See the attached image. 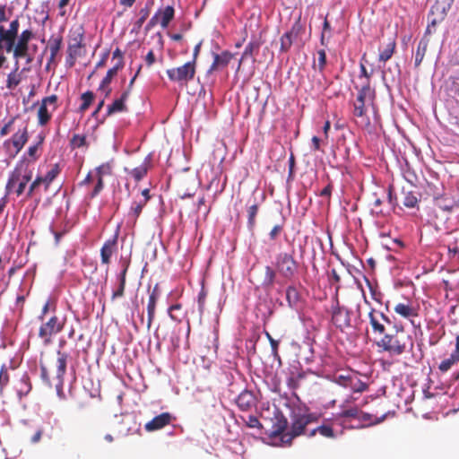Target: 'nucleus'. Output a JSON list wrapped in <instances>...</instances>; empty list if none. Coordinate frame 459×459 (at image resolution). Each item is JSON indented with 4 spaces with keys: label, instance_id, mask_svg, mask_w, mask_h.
<instances>
[{
    "label": "nucleus",
    "instance_id": "1",
    "mask_svg": "<svg viewBox=\"0 0 459 459\" xmlns=\"http://www.w3.org/2000/svg\"><path fill=\"white\" fill-rule=\"evenodd\" d=\"M33 169L31 168V161L23 157L21 159L13 170L11 172L8 181L6 183L7 192H14L17 196H21L28 185L32 179Z\"/></svg>",
    "mask_w": 459,
    "mask_h": 459
},
{
    "label": "nucleus",
    "instance_id": "2",
    "mask_svg": "<svg viewBox=\"0 0 459 459\" xmlns=\"http://www.w3.org/2000/svg\"><path fill=\"white\" fill-rule=\"evenodd\" d=\"M395 328L394 333H385L379 340L376 341V345L391 355L399 356L405 351L406 342L403 337L399 335V333H403V326H395Z\"/></svg>",
    "mask_w": 459,
    "mask_h": 459
},
{
    "label": "nucleus",
    "instance_id": "3",
    "mask_svg": "<svg viewBox=\"0 0 459 459\" xmlns=\"http://www.w3.org/2000/svg\"><path fill=\"white\" fill-rule=\"evenodd\" d=\"M273 265L279 275L285 280H292L298 273L299 263L294 258V254L280 252L276 255Z\"/></svg>",
    "mask_w": 459,
    "mask_h": 459
},
{
    "label": "nucleus",
    "instance_id": "4",
    "mask_svg": "<svg viewBox=\"0 0 459 459\" xmlns=\"http://www.w3.org/2000/svg\"><path fill=\"white\" fill-rule=\"evenodd\" d=\"M316 421H317V416L314 413L294 414L290 430L281 437V442L290 445L294 437L304 433L308 424Z\"/></svg>",
    "mask_w": 459,
    "mask_h": 459
},
{
    "label": "nucleus",
    "instance_id": "5",
    "mask_svg": "<svg viewBox=\"0 0 459 459\" xmlns=\"http://www.w3.org/2000/svg\"><path fill=\"white\" fill-rule=\"evenodd\" d=\"M374 99L375 91L370 88L369 82H367V83L359 90L356 100L353 103V116L361 118L362 122L365 124H368V118L366 117V102L372 101Z\"/></svg>",
    "mask_w": 459,
    "mask_h": 459
},
{
    "label": "nucleus",
    "instance_id": "6",
    "mask_svg": "<svg viewBox=\"0 0 459 459\" xmlns=\"http://www.w3.org/2000/svg\"><path fill=\"white\" fill-rule=\"evenodd\" d=\"M62 167L59 163L50 165V169L45 176L38 175L29 186L27 196L32 197L36 190L40 185L44 186L45 191H48L53 181L59 176Z\"/></svg>",
    "mask_w": 459,
    "mask_h": 459
},
{
    "label": "nucleus",
    "instance_id": "7",
    "mask_svg": "<svg viewBox=\"0 0 459 459\" xmlns=\"http://www.w3.org/2000/svg\"><path fill=\"white\" fill-rule=\"evenodd\" d=\"M65 325V320L60 319L56 315L51 316L48 321L43 322L39 329V337L45 345L52 342V336L60 333Z\"/></svg>",
    "mask_w": 459,
    "mask_h": 459
},
{
    "label": "nucleus",
    "instance_id": "8",
    "mask_svg": "<svg viewBox=\"0 0 459 459\" xmlns=\"http://www.w3.org/2000/svg\"><path fill=\"white\" fill-rule=\"evenodd\" d=\"M57 100L58 98L55 94L42 99L38 110V123L39 126H46L50 121L52 112L56 110L58 108Z\"/></svg>",
    "mask_w": 459,
    "mask_h": 459
},
{
    "label": "nucleus",
    "instance_id": "9",
    "mask_svg": "<svg viewBox=\"0 0 459 459\" xmlns=\"http://www.w3.org/2000/svg\"><path fill=\"white\" fill-rule=\"evenodd\" d=\"M168 77L172 82H187L194 79L195 74V62H187L177 68L167 70Z\"/></svg>",
    "mask_w": 459,
    "mask_h": 459
},
{
    "label": "nucleus",
    "instance_id": "10",
    "mask_svg": "<svg viewBox=\"0 0 459 459\" xmlns=\"http://www.w3.org/2000/svg\"><path fill=\"white\" fill-rule=\"evenodd\" d=\"M304 26L301 23L300 17L292 24L290 30L283 33L280 39V52L287 53L290 49L294 40L304 32Z\"/></svg>",
    "mask_w": 459,
    "mask_h": 459
},
{
    "label": "nucleus",
    "instance_id": "11",
    "mask_svg": "<svg viewBox=\"0 0 459 459\" xmlns=\"http://www.w3.org/2000/svg\"><path fill=\"white\" fill-rule=\"evenodd\" d=\"M84 34L82 29L74 31L71 36L67 48V63L70 66L74 65L77 56H82V48L85 47L83 43Z\"/></svg>",
    "mask_w": 459,
    "mask_h": 459
},
{
    "label": "nucleus",
    "instance_id": "12",
    "mask_svg": "<svg viewBox=\"0 0 459 459\" xmlns=\"http://www.w3.org/2000/svg\"><path fill=\"white\" fill-rule=\"evenodd\" d=\"M435 187L432 184H428L427 193L433 196L436 205L444 211L450 212L455 207H459V199H455L448 194L438 195L433 191Z\"/></svg>",
    "mask_w": 459,
    "mask_h": 459
},
{
    "label": "nucleus",
    "instance_id": "13",
    "mask_svg": "<svg viewBox=\"0 0 459 459\" xmlns=\"http://www.w3.org/2000/svg\"><path fill=\"white\" fill-rule=\"evenodd\" d=\"M368 319L374 334L383 336L386 333L385 325L391 323L387 316L381 311L372 308L368 313Z\"/></svg>",
    "mask_w": 459,
    "mask_h": 459
},
{
    "label": "nucleus",
    "instance_id": "14",
    "mask_svg": "<svg viewBox=\"0 0 459 459\" xmlns=\"http://www.w3.org/2000/svg\"><path fill=\"white\" fill-rule=\"evenodd\" d=\"M332 322L342 331L351 326V313L347 308L339 306L338 299L335 300V306L333 307Z\"/></svg>",
    "mask_w": 459,
    "mask_h": 459
},
{
    "label": "nucleus",
    "instance_id": "15",
    "mask_svg": "<svg viewBox=\"0 0 459 459\" xmlns=\"http://www.w3.org/2000/svg\"><path fill=\"white\" fill-rule=\"evenodd\" d=\"M336 383L355 393H362L368 388L367 384L355 374L339 375L336 377Z\"/></svg>",
    "mask_w": 459,
    "mask_h": 459
},
{
    "label": "nucleus",
    "instance_id": "16",
    "mask_svg": "<svg viewBox=\"0 0 459 459\" xmlns=\"http://www.w3.org/2000/svg\"><path fill=\"white\" fill-rule=\"evenodd\" d=\"M20 27L19 19L16 18L10 22L9 29L5 30L3 25L0 24V38L4 39L5 48L7 52L12 51L14 47L15 39L18 35Z\"/></svg>",
    "mask_w": 459,
    "mask_h": 459
},
{
    "label": "nucleus",
    "instance_id": "17",
    "mask_svg": "<svg viewBox=\"0 0 459 459\" xmlns=\"http://www.w3.org/2000/svg\"><path fill=\"white\" fill-rule=\"evenodd\" d=\"M120 264L122 266V270L119 273V274L117 275V281H118L117 288L116 290H114L111 294L112 301L116 300L117 299H120L125 295V290H126V275H127L128 268L130 266V260L129 259H121Z\"/></svg>",
    "mask_w": 459,
    "mask_h": 459
},
{
    "label": "nucleus",
    "instance_id": "18",
    "mask_svg": "<svg viewBox=\"0 0 459 459\" xmlns=\"http://www.w3.org/2000/svg\"><path fill=\"white\" fill-rule=\"evenodd\" d=\"M32 38L33 32L30 30H25L21 33L17 44L12 49L15 58H22L27 56L29 42Z\"/></svg>",
    "mask_w": 459,
    "mask_h": 459
},
{
    "label": "nucleus",
    "instance_id": "19",
    "mask_svg": "<svg viewBox=\"0 0 459 459\" xmlns=\"http://www.w3.org/2000/svg\"><path fill=\"white\" fill-rule=\"evenodd\" d=\"M161 295L159 283H156L152 290H149L147 303V328L150 329L155 317V309L158 299Z\"/></svg>",
    "mask_w": 459,
    "mask_h": 459
},
{
    "label": "nucleus",
    "instance_id": "20",
    "mask_svg": "<svg viewBox=\"0 0 459 459\" xmlns=\"http://www.w3.org/2000/svg\"><path fill=\"white\" fill-rule=\"evenodd\" d=\"M394 312L400 316L409 319L412 325L414 324V317L419 316V307L414 306L411 302L397 303L394 307Z\"/></svg>",
    "mask_w": 459,
    "mask_h": 459
},
{
    "label": "nucleus",
    "instance_id": "21",
    "mask_svg": "<svg viewBox=\"0 0 459 459\" xmlns=\"http://www.w3.org/2000/svg\"><path fill=\"white\" fill-rule=\"evenodd\" d=\"M117 238L118 233L117 232L111 238L107 239L100 248V258L103 264L108 265L111 256L117 252Z\"/></svg>",
    "mask_w": 459,
    "mask_h": 459
},
{
    "label": "nucleus",
    "instance_id": "22",
    "mask_svg": "<svg viewBox=\"0 0 459 459\" xmlns=\"http://www.w3.org/2000/svg\"><path fill=\"white\" fill-rule=\"evenodd\" d=\"M173 417L169 412H162L154 417L152 420L144 425V429L148 432L156 431L163 429L171 423Z\"/></svg>",
    "mask_w": 459,
    "mask_h": 459
},
{
    "label": "nucleus",
    "instance_id": "23",
    "mask_svg": "<svg viewBox=\"0 0 459 459\" xmlns=\"http://www.w3.org/2000/svg\"><path fill=\"white\" fill-rule=\"evenodd\" d=\"M232 58L233 55L229 51H223L221 54H213V62L208 72L212 73L227 67Z\"/></svg>",
    "mask_w": 459,
    "mask_h": 459
},
{
    "label": "nucleus",
    "instance_id": "24",
    "mask_svg": "<svg viewBox=\"0 0 459 459\" xmlns=\"http://www.w3.org/2000/svg\"><path fill=\"white\" fill-rule=\"evenodd\" d=\"M236 403L241 411H249L255 406V397L252 392L245 390L237 397Z\"/></svg>",
    "mask_w": 459,
    "mask_h": 459
},
{
    "label": "nucleus",
    "instance_id": "25",
    "mask_svg": "<svg viewBox=\"0 0 459 459\" xmlns=\"http://www.w3.org/2000/svg\"><path fill=\"white\" fill-rule=\"evenodd\" d=\"M56 355H57V358H56V364H55L56 368V378L58 379L59 384L62 385L64 382V376L66 371L68 354L66 352H64V351H61L60 350H58L56 351Z\"/></svg>",
    "mask_w": 459,
    "mask_h": 459
},
{
    "label": "nucleus",
    "instance_id": "26",
    "mask_svg": "<svg viewBox=\"0 0 459 459\" xmlns=\"http://www.w3.org/2000/svg\"><path fill=\"white\" fill-rule=\"evenodd\" d=\"M127 99L128 91H123L118 99L115 100L111 105L108 106L107 116H111L117 112H126L128 109L126 105Z\"/></svg>",
    "mask_w": 459,
    "mask_h": 459
},
{
    "label": "nucleus",
    "instance_id": "27",
    "mask_svg": "<svg viewBox=\"0 0 459 459\" xmlns=\"http://www.w3.org/2000/svg\"><path fill=\"white\" fill-rule=\"evenodd\" d=\"M155 14L158 15L160 26L166 29L174 18L175 10L172 5H168L163 9H159Z\"/></svg>",
    "mask_w": 459,
    "mask_h": 459
},
{
    "label": "nucleus",
    "instance_id": "28",
    "mask_svg": "<svg viewBox=\"0 0 459 459\" xmlns=\"http://www.w3.org/2000/svg\"><path fill=\"white\" fill-rule=\"evenodd\" d=\"M12 143L15 148V154L21 152L23 146L28 141V130L24 127L22 130H19L12 136Z\"/></svg>",
    "mask_w": 459,
    "mask_h": 459
},
{
    "label": "nucleus",
    "instance_id": "29",
    "mask_svg": "<svg viewBox=\"0 0 459 459\" xmlns=\"http://www.w3.org/2000/svg\"><path fill=\"white\" fill-rule=\"evenodd\" d=\"M62 43H63L62 36H60V35L54 36L53 35L50 37V39L48 40V48L49 49V52H50L48 64L55 61L56 55L58 54L59 50L62 48Z\"/></svg>",
    "mask_w": 459,
    "mask_h": 459
},
{
    "label": "nucleus",
    "instance_id": "30",
    "mask_svg": "<svg viewBox=\"0 0 459 459\" xmlns=\"http://www.w3.org/2000/svg\"><path fill=\"white\" fill-rule=\"evenodd\" d=\"M149 169V160L148 159L145 160V161L141 164L140 166L128 170L126 168L125 169V171L127 172L136 182L141 181L148 173Z\"/></svg>",
    "mask_w": 459,
    "mask_h": 459
},
{
    "label": "nucleus",
    "instance_id": "31",
    "mask_svg": "<svg viewBox=\"0 0 459 459\" xmlns=\"http://www.w3.org/2000/svg\"><path fill=\"white\" fill-rule=\"evenodd\" d=\"M278 272L275 267L270 265L264 267V275L262 281V286L265 289H272L274 286Z\"/></svg>",
    "mask_w": 459,
    "mask_h": 459
},
{
    "label": "nucleus",
    "instance_id": "32",
    "mask_svg": "<svg viewBox=\"0 0 459 459\" xmlns=\"http://www.w3.org/2000/svg\"><path fill=\"white\" fill-rule=\"evenodd\" d=\"M436 13H438V16L430 19L429 23L428 24L427 27V33H431L432 28H435L438 23H440L445 19V8H442L440 10V7L438 5L432 6L430 10V15H434Z\"/></svg>",
    "mask_w": 459,
    "mask_h": 459
},
{
    "label": "nucleus",
    "instance_id": "33",
    "mask_svg": "<svg viewBox=\"0 0 459 459\" xmlns=\"http://www.w3.org/2000/svg\"><path fill=\"white\" fill-rule=\"evenodd\" d=\"M447 255L449 259H459V232H455L448 241Z\"/></svg>",
    "mask_w": 459,
    "mask_h": 459
},
{
    "label": "nucleus",
    "instance_id": "34",
    "mask_svg": "<svg viewBox=\"0 0 459 459\" xmlns=\"http://www.w3.org/2000/svg\"><path fill=\"white\" fill-rule=\"evenodd\" d=\"M395 48H396L395 38L394 37L389 38L388 41L385 45V48L379 53L378 60L380 62H384V63L388 61L394 55Z\"/></svg>",
    "mask_w": 459,
    "mask_h": 459
},
{
    "label": "nucleus",
    "instance_id": "35",
    "mask_svg": "<svg viewBox=\"0 0 459 459\" xmlns=\"http://www.w3.org/2000/svg\"><path fill=\"white\" fill-rule=\"evenodd\" d=\"M429 39H427L426 37H423L419 44H418V48H417V50H416V54H415V61H414V65L416 67H419L426 55V52H427V49H428V46H429Z\"/></svg>",
    "mask_w": 459,
    "mask_h": 459
},
{
    "label": "nucleus",
    "instance_id": "36",
    "mask_svg": "<svg viewBox=\"0 0 459 459\" xmlns=\"http://www.w3.org/2000/svg\"><path fill=\"white\" fill-rule=\"evenodd\" d=\"M145 205H146V200H140V201L133 202V204L128 211V213H127L128 219L133 221L134 222H135Z\"/></svg>",
    "mask_w": 459,
    "mask_h": 459
},
{
    "label": "nucleus",
    "instance_id": "37",
    "mask_svg": "<svg viewBox=\"0 0 459 459\" xmlns=\"http://www.w3.org/2000/svg\"><path fill=\"white\" fill-rule=\"evenodd\" d=\"M403 204L406 207V208H415V207H418V204H419V197H418V194L414 191H407L405 192L403 190Z\"/></svg>",
    "mask_w": 459,
    "mask_h": 459
},
{
    "label": "nucleus",
    "instance_id": "38",
    "mask_svg": "<svg viewBox=\"0 0 459 459\" xmlns=\"http://www.w3.org/2000/svg\"><path fill=\"white\" fill-rule=\"evenodd\" d=\"M260 45L261 43L259 41H256V40H252L250 41L245 48V50L242 54V56H241V60L240 62L243 60V59H246V58H248V57H253L255 54H256L258 52V49L260 48Z\"/></svg>",
    "mask_w": 459,
    "mask_h": 459
},
{
    "label": "nucleus",
    "instance_id": "39",
    "mask_svg": "<svg viewBox=\"0 0 459 459\" xmlns=\"http://www.w3.org/2000/svg\"><path fill=\"white\" fill-rule=\"evenodd\" d=\"M459 362L457 353H452L449 358L444 359L438 366V369L445 373L448 371L454 365Z\"/></svg>",
    "mask_w": 459,
    "mask_h": 459
},
{
    "label": "nucleus",
    "instance_id": "40",
    "mask_svg": "<svg viewBox=\"0 0 459 459\" xmlns=\"http://www.w3.org/2000/svg\"><path fill=\"white\" fill-rule=\"evenodd\" d=\"M316 433H319L323 437H328V438H333L335 437L333 428L329 425H321V426L314 429L309 433V437H313Z\"/></svg>",
    "mask_w": 459,
    "mask_h": 459
},
{
    "label": "nucleus",
    "instance_id": "41",
    "mask_svg": "<svg viewBox=\"0 0 459 459\" xmlns=\"http://www.w3.org/2000/svg\"><path fill=\"white\" fill-rule=\"evenodd\" d=\"M122 69V63L117 62L113 67L108 70L106 76L102 79V87L110 84L112 79L117 74V72Z\"/></svg>",
    "mask_w": 459,
    "mask_h": 459
},
{
    "label": "nucleus",
    "instance_id": "42",
    "mask_svg": "<svg viewBox=\"0 0 459 459\" xmlns=\"http://www.w3.org/2000/svg\"><path fill=\"white\" fill-rule=\"evenodd\" d=\"M10 381V375L8 369L4 365L0 368V397L4 396L5 387L8 385Z\"/></svg>",
    "mask_w": 459,
    "mask_h": 459
},
{
    "label": "nucleus",
    "instance_id": "43",
    "mask_svg": "<svg viewBox=\"0 0 459 459\" xmlns=\"http://www.w3.org/2000/svg\"><path fill=\"white\" fill-rule=\"evenodd\" d=\"M286 299L290 305V307H294L297 305L299 299V294L297 289L294 286H289L286 290Z\"/></svg>",
    "mask_w": 459,
    "mask_h": 459
},
{
    "label": "nucleus",
    "instance_id": "44",
    "mask_svg": "<svg viewBox=\"0 0 459 459\" xmlns=\"http://www.w3.org/2000/svg\"><path fill=\"white\" fill-rule=\"evenodd\" d=\"M81 99L82 100V103L79 107V111L83 113L91 105V103L94 100V93L91 91H88L82 94Z\"/></svg>",
    "mask_w": 459,
    "mask_h": 459
},
{
    "label": "nucleus",
    "instance_id": "45",
    "mask_svg": "<svg viewBox=\"0 0 459 459\" xmlns=\"http://www.w3.org/2000/svg\"><path fill=\"white\" fill-rule=\"evenodd\" d=\"M259 206L257 204H254L247 209V226L249 230H253L255 226V217L257 215Z\"/></svg>",
    "mask_w": 459,
    "mask_h": 459
},
{
    "label": "nucleus",
    "instance_id": "46",
    "mask_svg": "<svg viewBox=\"0 0 459 459\" xmlns=\"http://www.w3.org/2000/svg\"><path fill=\"white\" fill-rule=\"evenodd\" d=\"M43 141H44V137L39 135L38 143L34 145L30 146L28 149L27 153L31 158V160H30L31 161V166L39 158V154L38 153V151H39V148L42 145Z\"/></svg>",
    "mask_w": 459,
    "mask_h": 459
},
{
    "label": "nucleus",
    "instance_id": "47",
    "mask_svg": "<svg viewBox=\"0 0 459 459\" xmlns=\"http://www.w3.org/2000/svg\"><path fill=\"white\" fill-rule=\"evenodd\" d=\"M112 169H113V166H112L111 162H106V163L100 165L96 169L97 177L99 178L103 179L104 176H109L112 174Z\"/></svg>",
    "mask_w": 459,
    "mask_h": 459
},
{
    "label": "nucleus",
    "instance_id": "48",
    "mask_svg": "<svg viewBox=\"0 0 459 459\" xmlns=\"http://www.w3.org/2000/svg\"><path fill=\"white\" fill-rule=\"evenodd\" d=\"M70 145L73 149L87 146L86 136L84 134H74L70 140Z\"/></svg>",
    "mask_w": 459,
    "mask_h": 459
},
{
    "label": "nucleus",
    "instance_id": "49",
    "mask_svg": "<svg viewBox=\"0 0 459 459\" xmlns=\"http://www.w3.org/2000/svg\"><path fill=\"white\" fill-rule=\"evenodd\" d=\"M317 56L318 63L317 65L314 63L312 66L314 69H318L320 73H323L326 65V53L324 49H320L317 51Z\"/></svg>",
    "mask_w": 459,
    "mask_h": 459
},
{
    "label": "nucleus",
    "instance_id": "50",
    "mask_svg": "<svg viewBox=\"0 0 459 459\" xmlns=\"http://www.w3.org/2000/svg\"><path fill=\"white\" fill-rule=\"evenodd\" d=\"M287 420L286 419H281L278 420L277 423L273 425L272 435L273 436H279L283 435L285 432V429H287Z\"/></svg>",
    "mask_w": 459,
    "mask_h": 459
},
{
    "label": "nucleus",
    "instance_id": "51",
    "mask_svg": "<svg viewBox=\"0 0 459 459\" xmlns=\"http://www.w3.org/2000/svg\"><path fill=\"white\" fill-rule=\"evenodd\" d=\"M207 290L206 289L204 288V285H202V288L198 293V297H197V303H198V310L201 314L204 313V309H205V300H206V298H207Z\"/></svg>",
    "mask_w": 459,
    "mask_h": 459
},
{
    "label": "nucleus",
    "instance_id": "52",
    "mask_svg": "<svg viewBox=\"0 0 459 459\" xmlns=\"http://www.w3.org/2000/svg\"><path fill=\"white\" fill-rule=\"evenodd\" d=\"M20 82V75L17 74L15 72H13L7 75L6 88L9 90H13L15 87L19 85Z\"/></svg>",
    "mask_w": 459,
    "mask_h": 459
},
{
    "label": "nucleus",
    "instance_id": "53",
    "mask_svg": "<svg viewBox=\"0 0 459 459\" xmlns=\"http://www.w3.org/2000/svg\"><path fill=\"white\" fill-rule=\"evenodd\" d=\"M185 183H186V177H182L180 179V189L178 190V193H179L181 198L192 197L195 195V192L193 189L186 190Z\"/></svg>",
    "mask_w": 459,
    "mask_h": 459
},
{
    "label": "nucleus",
    "instance_id": "54",
    "mask_svg": "<svg viewBox=\"0 0 459 459\" xmlns=\"http://www.w3.org/2000/svg\"><path fill=\"white\" fill-rule=\"evenodd\" d=\"M359 409L354 406V407H351L350 409H347V410H342L340 413H339V417L340 418H357L359 417Z\"/></svg>",
    "mask_w": 459,
    "mask_h": 459
},
{
    "label": "nucleus",
    "instance_id": "55",
    "mask_svg": "<svg viewBox=\"0 0 459 459\" xmlns=\"http://www.w3.org/2000/svg\"><path fill=\"white\" fill-rule=\"evenodd\" d=\"M245 421L248 428H252V429H262L263 428V426H262L261 422L259 421V420L257 419V417H255L254 415H249L247 417V420H246Z\"/></svg>",
    "mask_w": 459,
    "mask_h": 459
},
{
    "label": "nucleus",
    "instance_id": "56",
    "mask_svg": "<svg viewBox=\"0 0 459 459\" xmlns=\"http://www.w3.org/2000/svg\"><path fill=\"white\" fill-rule=\"evenodd\" d=\"M40 370H41V379L48 385L51 386V381L49 377V373L47 366L40 361Z\"/></svg>",
    "mask_w": 459,
    "mask_h": 459
},
{
    "label": "nucleus",
    "instance_id": "57",
    "mask_svg": "<svg viewBox=\"0 0 459 459\" xmlns=\"http://www.w3.org/2000/svg\"><path fill=\"white\" fill-rule=\"evenodd\" d=\"M149 13H150V11H149L148 7L141 9V11H140V15L141 16L137 20V22H135V25H136L137 28H141L142 27V25L144 23V22L148 18Z\"/></svg>",
    "mask_w": 459,
    "mask_h": 459
},
{
    "label": "nucleus",
    "instance_id": "58",
    "mask_svg": "<svg viewBox=\"0 0 459 459\" xmlns=\"http://www.w3.org/2000/svg\"><path fill=\"white\" fill-rule=\"evenodd\" d=\"M21 382H22V384H23L25 386H24V388H21V389L19 390V393H20V394H27L30 391V389H31V385H30V378H29V377H28L27 375L22 376V379H21Z\"/></svg>",
    "mask_w": 459,
    "mask_h": 459
},
{
    "label": "nucleus",
    "instance_id": "59",
    "mask_svg": "<svg viewBox=\"0 0 459 459\" xmlns=\"http://www.w3.org/2000/svg\"><path fill=\"white\" fill-rule=\"evenodd\" d=\"M180 309H181V305L180 304L172 305L169 308V316H170V318L172 320L177 321V322H180L181 321V317L174 313L176 310H180Z\"/></svg>",
    "mask_w": 459,
    "mask_h": 459
},
{
    "label": "nucleus",
    "instance_id": "60",
    "mask_svg": "<svg viewBox=\"0 0 459 459\" xmlns=\"http://www.w3.org/2000/svg\"><path fill=\"white\" fill-rule=\"evenodd\" d=\"M282 230V224L275 225L269 233L270 239L274 240L281 233Z\"/></svg>",
    "mask_w": 459,
    "mask_h": 459
},
{
    "label": "nucleus",
    "instance_id": "61",
    "mask_svg": "<svg viewBox=\"0 0 459 459\" xmlns=\"http://www.w3.org/2000/svg\"><path fill=\"white\" fill-rule=\"evenodd\" d=\"M103 186H104L103 179L98 178L97 184H96L93 191L91 194V197L93 198V197L97 196L100 193V191L103 189Z\"/></svg>",
    "mask_w": 459,
    "mask_h": 459
},
{
    "label": "nucleus",
    "instance_id": "62",
    "mask_svg": "<svg viewBox=\"0 0 459 459\" xmlns=\"http://www.w3.org/2000/svg\"><path fill=\"white\" fill-rule=\"evenodd\" d=\"M270 345L272 348V354L273 358L280 359V355L278 353L279 342L276 341L275 339H271Z\"/></svg>",
    "mask_w": 459,
    "mask_h": 459
},
{
    "label": "nucleus",
    "instance_id": "63",
    "mask_svg": "<svg viewBox=\"0 0 459 459\" xmlns=\"http://www.w3.org/2000/svg\"><path fill=\"white\" fill-rule=\"evenodd\" d=\"M43 429L39 428L36 430V432L31 436L30 437V443L31 444H37L40 441L41 437L43 435Z\"/></svg>",
    "mask_w": 459,
    "mask_h": 459
},
{
    "label": "nucleus",
    "instance_id": "64",
    "mask_svg": "<svg viewBox=\"0 0 459 459\" xmlns=\"http://www.w3.org/2000/svg\"><path fill=\"white\" fill-rule=\"evenodd\" d=\"M303 378L302 374H298L296 377H290L289 379V385L292 388H297L299 385V381Z\"/></svg>",
    "mask_w": 459,
    "mask_h": 459
}]
</instances>
